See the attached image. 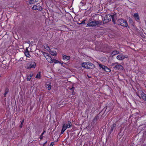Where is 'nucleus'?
<instances>
[{"instance_id":"b1692460","label":"nucleus","mask_w":146,"mask_h":146,"mask_svg":"<svg viewBox=\"0 0 146 146\" xmlns=\"http://www.w3.org/2000/svg\"><path fill=\"white\" fill-rule=\"evenodd\" d=\"M53 62L55 64L59 63V62L58 60H56L55 59L53 58Z\"/></svg>"},{"instance_id":"393cba45","label":"nucleus","mask_w":146,"mask_h":146,"mask_svg":"<svg viewBox=\"0 0 146 146\" xmlns=\"http://www.w3.org/2000/svg\"><path fill=\"white\" fill-rule=\"evenodd\" d=\"M44 47L47 50H49L50 49V48L47 45H45V46H44Z\"/></svg>"},{"instance_id":"20e7f679","label":"nucleus","mask_w":146,"mask_h":146,"mask_svg":"<svg viewBox=\"0 0 146 146\" xmlns=\"http://www.w3.org/2000/svg\"><path fill=\"white\" fill-rule=\"evenodd\" d=\"M112 19V21H114V17L113 15H108L105 17V19L104 20V22L105 23H107L111 21Z\"/></svg>"},{"instance_id":"dca6fc26","label":"nucleus","mask_w":146,"mask_h":146,"mask_svg":"<svg viewBox=\"0 0 146 146\" xmlns=\"http://www.w3.org/2000/svg\"><path fill=\"white\" fill-rule=\"evenodd\" d=\"M70 58V57L69 56H66V55H63V59L64 60H68Z\"/></svg>"},{"instance_id":"0eeeda50","label":"nucleus","mask_w":146,"mask_h":146,"mask_svg":"<svg viewBox=\"0 0 146 146\" xmlns=\"http://www.w3.org/2000/svg\"><path fill=\"white\" fill-rule=\"evenodd\" d=\"M32 9L34 10H39L41 11L42 10V7L39 5V4L36 5H35L32 7Z\"/></svg>"},{"instance_id":"6ab92c4d","label":"nucleus","mask_w":146,"mask_h":146,"mask_svg":"<svg viewBox=\"0 0 146 146\" xmlns=\"http://www.w3.org/2000/svg\"><path fill=\"white\" fill-rule=\"evenodd\" d=\"M133 16L136 20L139 19V16L138 13L134 14Z\"/></svg>"},{"instance_id":"c85d7f7f","label":"nucleus","mask_w":146,"mask_h":146,"mask_svg":"<svg viewBox=\"0 0 146 146\" xmlns=\"http://www.w3.org/2000/svg\"><path fill=\"white\" fill-rule=\"evenodd\" d=\"M118 64V62H115V63H113V64H112V66H115L117 64Z\"/></svg>"},{"instance_id":"f03ea898","label":"nucleus","mask_w":146,"mask_h":146,"mask_svg":"<svg viewBox=\"0 0 146 146\" xmlns=\"http://www.w3.org/2000/svg\"><path fill=\"white\" fill-rule=\"evenodd\" d=\"M72 125L70 121H68L67 123L63 124L61 131V133H63L67 128L71 127Z\"/></svg>"},{"instance_id":"a878e982","label":"nucleus","mask_w":146,"mask_h":146,"mask_svg":"<svg viewBox=\"0 0 146 146\" xmlns=\"http://www.w3.org/2000/svg\"><path fill=\"white\" fill-rule=\"evenodd\" d=\"M24 122V120L23 119V120L21 122V125L20 126V127H21V128H22V127H23V123Z\"/></svg>"},{"instance_id":"f3484780","label":"nucleus","mask_w":146,"mask_h":146,"mask_svg":"<svg viewBox=\"0 0 146 146\" xmlns=\"http://www.w3.org/2000/svg\"><path fill=\"white\" fill-rule=\"evenodd\" d=\"M116 126V124L115 123L113 124L111 126L110 129L111 132H112L115 129Z\"/></svg>"},{"instance_id":"aec40b11","label":"nucleus","mask_w":146,"mask_h":146,"mask_svg":"<svg viewBox=\"0 0 146 146\" xmlns=\"http://www.w3.org/2000/svg\"><path fill=\"white\" fill-rule=\"evenodd\" d=\"M37 1V0H30L29 1V3L30 4H33Z\"/></svg>"},{"instance_id":"473e14b6","label":"nucleus","mask_w":146,"mask_h":146,"mask_svg":"<svg viewBox=\"0 0 146 146\" xmlns=\"http://www.w3.org/2000/svg\"><path fill=\"white\" fill-rule=\"evenodd\" d=\"M45 132V131H44L43 132V133L41 134H42V135H43L44 134V133Z\"/></svg>"},{"instance_id":"9b49d317","label":"nucleus","mask_w":146,"mask_h":146,"mask_svg":"<svg viewBox=\"0 0 146 146\" xmlns=\"http://www.w3.org/2000/svg\"><path fill=\"white\" fill-rule=\"evenodd\" d=\"M127 56H125L123 54H120L117 57V58L119 60H123L125 58H127Z\"/></svg>"},{"instance_id":"6e6552de","label":"nucleus","mask_w":146,"mask_h":146,"mask_svg":"<svg viewBox=\"0 0 146 146\" xmlns=\"http://www.w3.org/2000/svg\"><path fill=\"white\" fill-rule=\"evenodd\" d=\"M92 64L90 62H84L82 63V66L83 67L85 68H90L89 67L90 66L92 65Z\"/></svg>"},{"instance_id":"ddd939ff","label":"nucleus","mask_w":146,"mask_h":146,"mask_svg":"<svg viewBox=\"0 0 146 146\" xmlns=\"http://www.w3.org/2000/svg\"><path fill=\"white\" fill-rule=\"evenodd\" d=\"M138 96L140 98H141V97L143 100L146 101V94L143 92H142L141 96H139V95H138Z\"/></svg>"},{"instance_id":"1a4fd4ad","label":"nucleus","mask_w":146,"mask_h":146,"mask_svg":"<svg viewBox=\"0 0 146 146\" xmlns=\"http://www.w3.org/2000/svg\"><path fill=\"white\" fill-rule=\"evenodd\" d=\"M114 68L116 70H122L124 69L123 67L118 63L115 65V66L114 67Z\"/></svg>"},{"instance_id":"7ed1b4c3","label":"nucleus","mask_w":146,"mask_h":146,"mask_svg":"<svg viewBox=\"0 0 146 146\" xmlns=\"http://www.w3.org/2000/svg\"><path fill=\"white\" fill-rule=\"evenodd\" d=\"M117 23L118 25L124 27H127L128 26L127 22L126 20L119 19L118 20Z\"/></svg>"},{"instance_id":"412c9836","label":"nucleus","mask_w":146,"mask_h":146,"mask_svg":"<svg viewBox=\"0 0 146 146\" xmlns=\"http://www.w3.org/2000/svg\"><path fill=\"white\" fill-rule=\"evenodd\" d=\"M41 74V72H39L36 75V78L37 79H40V76Z\"/></svg>"},{"instance_id":"4be33fe9","label":"nucleus","mask_w":146,"mask_h":146,"mask_svg":"<svg viewBox=\"0 0 146 146\" xmlns=\"http://www.w3.org/2000/svg\"><path fill=\"white\" fill-rule=\"evenodd\" d=\"M47 86H48L47 88H48V90H50L51 88V87H52L51 85L50 84V83H49L48 84H47Z\"/></svg>"},{"instance_id":"423d86ee","label":"nucleus","mask_w":146,"mask_h":146,"mask_svg":"<svg viewBox=\"0 0 146 146\" xmlns=\"http://www.w3.org/2000/svg\"><path fill=\"white\" fill-rule=\"evenodd\" d=\"M99 66L100 67L102 68L107 72H109L111 71V70L110 68L107 67V66L103 65H102L101 64H99Z\"/></svg>"},{"instance_id":"5701e85b","label":"nucleus","mask_w":146,"mask_h":146,"mask_svg":"<svg viewBox=\"0 0 146 146\" xmlns=\"http://www.w3.org/2000/svg\"><path fill=\"white\" fill-rule=\"evenodd\" d=\"M25 55L27 57H29V51H27L26 52H25Z\"/></svg>"},{"instance_id":"c756f323","label":"nucleus","mask_w":146,"mask_h":146,"mask_svg":"<svg viewBox=\"0 0 146 146\" xmlns=\"http://www.w3.org/2000/svg\"><path fill=\"white\" fill-rule=\"evenodd\" d=\"M54 145V143L53 142H52L50 144V146H53Z\"/></svg>"},{"instance_id":"f257e3e1","label":"nucleus","mask_w":146,"mask_h":146,"mask_svg":"<svg viewBox=\"0 0 146 146\" xmlns=\"http://www.w3.org/2000/svg\"><path fill=\"white\" fill-rule=\"evenodd\" d=\"M89 22L87 24V25L90 27H93L101 25V22L100 21L95 20L91 21V20L90 19H89Z\"/></svg>"},{"instance_id":"4468645a","label":"nucleus","mask_w":146,"mask_h":146,"mask_svg":"<svg viewBox=\"0 0 146 146\" xmlns=\"http://www.w3.org/2000/svg\"><path fill=\"white\" fill-rule=\"evenodd\" d=\"M5 93L4 94V96L5 97H6L7 94L9 92V89L8 88H5L4 90Z\"/></svg>"},{"instance_id":"39448f33","label":"nucleus","mask_w":146,"mask_h":146,"mask_svg":"<svg viewBox=\"0 0 146 146\" xmlns=\"http://www.w3.org/2000/svg\"><path fill=\"white\" fill-rule=\"evenodd\" d=\"M36 66V63L34 62H31L27 64L26 68L31 69L32 68H35Z\"/></svg>"},{"instance_id":"bb28decb","label":"nucleus","mask_w":146,"mask_h":146,"mask_svg":"<svg viewBox=\"0 0 146 146\" xmlns=\"http://www.w3.org/2000/svg\"><path fill=\"white\" fill-rule=\"evenodd\" d=\"M98 119V116H96L95 117L94 119H93L94 121H95Z\"/></svg>"},{"instance_id":"72a5a7b5","label":"nucleus","mask_w":146,"mask_h":146,"mask_svg":"<svg viewBox=\"0 0 146 146\" xmlns=\"http://www.w3.org/2000/svg\"><path fill=\"white\" fill-rule=\"evenodd\" d=\"M38 1V0H37Z\"/></svg>"},{"instance_id":"7c9ffc66","label":"nucleus","mask_w":146,"mask_h":146,"mask_svg":"<svg viewBox=\"0 0 146 146\" xmlns=\"http://www.w3.org/2000/svg\"><path fill=\"white\" fill-rule=\"evenodd\" d=\"M70 90H73V91L74 90V87H72V88H70Z\"/></svg>"},{"instance_id":"a211bd4d","label":"nucleus","mask_w":146,"mask_h":146,"mask_svg":"<svg viewBox=\"0 0 146 146\" xmlns=\"http://www.w3.org/2000/svg\"><path fill=\"white\" fill-rule=\"evenodd\" d=\"M50 54L54 56H55L56 55V52L54 51H50Z\"/></svg>"},{"instance_id":"f8f14e48","label":"nucleus","mask_w":146,"mask_h":146,"mask_svg":"<svg viewBox=\"0 0 146 146\" xmlns=\"http://www.w3.org/2000/svg\"><path fill=\"white\" fill-rule=\"evenodd\" d=\"M33 75V73L32 72H31L29 74L27 75V81H29L32 78Z\"/></svg>"},{"instance_id":"cd10ccee","label":"nucleus","mask_w":146,"mask_h":146,"mask_svg":"<svg viewBox=\"0 0 146 146\" xmlns=\"http://www.w3.org/2000/svg\"><path fill=\"white\" fill-rule=\"evenodd\" d=\"M43 137V135H42V134H41L40 135V139H42Z\"/></svg>"},{"instance_id":"2eb2a0df","label":"nucleus","mask_w":146,"mask_h":146,"mask_svg":"<svg viewBox=\"0 0 146 146\" xmlns=\"http://www.w3.org/2000/svg\"><path fill=\"white\" fill-rule=\"evenodd\" d=\"M119 52L118 51L114 50L111 53V55L113 56L117 54H119Z\"/></svg>"},{"instance_id":"2f4dec72","label":"nucleus","mask_w":146,"mask_h":146,"mask_svg":"<svg viewBox=\"0 0 146 146\" xmlns=\"http://www.w3.org/2000/svg\"><path fill=\"white\" fill-rule=\"evenodd\" d=\"M86 21V20H85L83 21H82V23H82V24H84L85 23V21Z\"/></svg>"},{"instance_id":"9d476101","label":"nucleus","mask_w":146,"mask_h":146,"mask_svg":"<svg viewBox=\"0 0 146 146\" xmlns=\"http://www.w3.org/2000/svg\"><path fill=\"white\" fill-rule=\"evenodd\" d=\"M45 57L46 58L47 61L51 63H53V59L51 57L49 56L46 53V54L44 55Z\"/></svg>"}]
</instances>
